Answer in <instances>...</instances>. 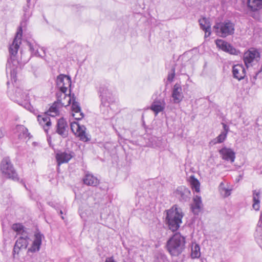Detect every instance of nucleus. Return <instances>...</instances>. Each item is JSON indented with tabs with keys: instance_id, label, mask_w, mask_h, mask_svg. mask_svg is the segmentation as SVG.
<instances>
[{
	"instance_id": "473e14b6",
	"label": "nucleus",
	"mask_w": 262,
	"mask_h": 262,
	"mask_svg": "<svg viewBox=\"0 0 262 262\" xmlns=\"http://www.w3.org/2000/svg\"><path fill=\"white\" fill-rule=\"evenodd\" d=\"M248 6L251 10L257 11L262 8V0H248Z\"/></svg>"
},
{
	"instance_id": "4be33fe9",
	"label": "nucleus",
	"mask_w": 262,
	"mask_h": 262,
	"mask_svg": "<svg viewBox=\"0 0 262 262\" xmlns=\"http://www.w3.org/2000/svg\"><path fill=\"white\" fill-rule=\"evenodd\" d=\"M176 194L181 201L186 202L190 198L191 192L189 189L181 186L177 188Z\"/></svg>"
},
{
	"instance_id": "1a4fd4ad",
	"label": "nucleus",
	"mask_w": 262,
	"mask_h": 262,
	"mask_svg": "<svg viewBox=\"0 0 262 262\" xmlns=\"http://www.w3.org/2000/svg\"><path fill=\"white\" fill-rule=\"evenodd\" d=\"M56 85L59 91L67 92L68 88L71 86V78L70 76L64 74H60L56 79Z\"/></svg>"
},
{
	"instance_id": "37998d69",
	"label": "nucleus",
	"mask_w": 262,
	"mask_h": 262,
	"mask_svg": "<svg viewBox=\"0 0 262 262\" xmlns=\"http://www.w3.org/2000/svg\"><path fill=\"white\" fill-rule=\"evenodd\" d=\"M104 262H117L113 257H107Z\"/></svg>"
},
{
	"instance_id": "b1692460",
	"label": "nucleus",
	"mask_w": 262,
	"mask_h": 262,
	"mask_svg": "<svg viewBox=\"0 0 262 262\" xmlns=\"http://www.w3.org/2000/svg\"><path fill=\"white\" fill-rule=\"evenodd\" d=\"M200 28L205 31V37H209L211 34V24L209 20L206 18H203L199 20Z\"/></svg>"
},
{
	"instance_id": "4468645a",
	"label": "nucleus",
	"mask_w": 262,
	"mask_h": 262,
	"mask_svg": "<svg viewBox=\"0 0 262 262\" xmlns=\"http://www.w3.org/2000/svg\"><path fill=\"white\" fill-rule=\"evenodd\" d=\"M216 45L218 48L230 54L237 55L239 53V51L230 44L222 39H217Z\"/></svg>"
},
{
	"instance_id": "79ce46f5",
	"label": "nucleus",
	"mask_w": 262,
	"mask_h": 262,
	"mask_svg": "<svg viewBox=\"0 0 262 262\" xmlns=\"http://www.w3.org/2000/svg\"><path fill=\"white\" fill-rule=\"evenodd\" d=\"M156 262H166V258L164 256L161 255L157 258Z\"/></svg>"
},
{
	"instance_id": "c756f323",
	"label": "nucleus",
	"mask_w": 262,
	"mask_h": 262,
	"mask_svg": "<svg viewBox=\"0 0 262 262\" xmlns=\"http://www.w3.org/2000/svg\"><path fill=\"white\" fill-rule=\"evenodd\" d=\"M260 190H254L252 191L253 205L252 207L255 211H258L260 208Z\"/></svg>"
},
{
	"instance_id": "ea45409f",
	"label": "nucleus",
	"mask_w": 262,
	"mask_h": 262,
	"mask_svg": "<svg viewBox=\"0 0 262 262\" xmlns=\"http://www.w3.org/2000/svg\"><path fill=\"white\" fill-rule=\"evenodd\" d=\"M73 116L75 118L76 120H81L84 117V114L83 113L80 111V113H73Z\"/></svg>"
},
{
	"instance_id": "aec40b11",
	"label": "nucleus",
	"mask_w": 262,
	"mask_h": 262,
	"mask_svg": "<svg viewBox=\"0 0 262 262\" xmlns=\"http://www.w3.org/2000/svg\"><path fill=\"white\" fill-rule=\"evenodd\" d=\"M35 238L33 242L31 247L28 249V252H36L39 250L42 242L43 234L40 232L35 233Z\"/></svg>"
},
{
	"instance_id": "a19ab883",
	"label": "nucleus",
	"mask_w": 262,
	"mask_h": 262,
	"mask_svg": "<svg viewBox=\"0 0 262 262\" xmlns=\"http://www.w3.org/2000/svg\"><path fill=\"white\" fill-rule=\"evenodd\" d=\"M222 124H223V128H224V131H223L222 132L223 133H226V135H227V134H228V132L229 131V126L224 123H223Z\"/></svg>"
},
{
	"instance_id": "dca6fc26",
	"label": "nucleus",
	"mask_w": 262,
	"mask_h": 262,
	"mask_svg": "<svg viewBox=\"0 0 262 262\" xmlns=\"http://www.w3.org/2000/svg\"><path fill=\"white\" fill-rule=\"evenodd\" d=\"M67 92L58 91L56 93L57 101L56 102L60 106H67L69 105L72 100V97L71 94H67Z\"/></svg>"
},
{
	"instance_id": "cd10ccee",
	"label": "nucleus",
	"mask_w": 262,
	"mask_h": 262,
	"mask_svg": "<svg viewBox=\"0 0 262 262\" xmlns=\"http://www.w3.org/2000/svg\"><path fill=\"white\" fill-rule=\"evenodd\" d=\"M83 182L84 184L92 186H96L99 183V180L93 174L89 173H86L85 174L83 179Z\"/></svg>"
},
{
	"instance_id": "6e6552de",
	"label": "nucleus",
	"mask_w": 262,
	"mask_h": 262,
	"mask_svg": "<svg viewBox=\"0 0 262 262\" xmlns=\"http://www.w3.org/2000/svg\"><path fill=\"white\" fill-rule=\"evenodd\" d=\"M71 128L75 135L79 138L83 142L90 141V136L86 133V127L84 125H80L79 123L74 122L71 123Z\"/></svg>"
},
{
	"instance_id": "0eeeda50",
	"label": "nucleus",
	"mask_w": 262,
	"mask_h": 262,
	"mask_svg": "<svg viewBox=\"0 0 262 262\" xmlns=\"http://www.w3.org/2000/svg\"><path fill=\"white\" fill-rule=\"evenodd\" d=\"M98 94L101 100V105L104 107H107L113 103L115 99L111 91L108 86L101 85L99 88Z\"/></svg>"
},
{
	"instance_id": "393cba45",
	"label": "nucleus",
	"mask_w": 262,
	"mask_h": 262,
	"mask_svg": "<svg viewBox=\"0 0 262 262\" xmlns=\"http://www.w3.org/2000/svg\"><path fill=\"white\" fill-rule=\"evenodd\" d=\"M37 120L39 124L43 127L44 130L47 133L51 125V122L48 115L47 114L43 116L38 115Z\"/></svg>"
},
{
	"instance_id": "72a5a7b5",
	"label": "nucleus",
	"mask_w": 262,
	"mask_h": 262,
	"mask_svg": "<svg viewBox=\"0 0 262 262\" xmlns=\"http://www.w3.org/2000/svg\"><path fill=\"white\" fill-rule=\"evenodd\" d=\"M219 190L221 193V194L225 197L226 198L228 196H229L231 194V190L226 188L225 185V183L223 182H222L219 185Z\"/></svg>"
},
{
	"instance_id": "20e7f679",
	"label": "nucleus",
	"mask_w": 262,
	"mask_h": 262,
	"mask_svg": "<svg viewBox=\"0 0 262 262\" xmlns=\"http://www.w3.org/2000/svg\"><path fill=\"white\" fill-rule=\"evenodd\" d=\"M0 171L2 176L6 179L18 181V174L9 157L4 158L0 164Z\"/></svg>"
},
{
	"instance_id": "ddd939ff",
	"label": "nucleus",
	"mask_w": 262,
	"mask_h": 262,
	"mask_svg": "<svg viewBox=\"0 0 262 262\" xmlns=\"http://www.w3.org/2000/svg\"><path fill=\"white\" fill-rule=\"evenodd\" d=\"M56 133L62 138H65L68 136V125L63 118L59 119L56 125Z\"/></svg>"
},
{
	"instance_id": "f03ea898",
	"label": "nucleus",
	"mask_w": 262,
	"mask_h": 262,
	"mask_svg": "<svg viewBox=\"0 0 262 262\" xmlns=\"http://www.w3.org/2000/svg\"><path fill=\"white\" fill-rule=\"evenodd\" d=\"M183 216L181 209L176 206L167 210L165 222L169 229L173 232L177 231L182 223Z\"/></svg>"
},
{
	"instance_id": "a878e982",
	"label": "nucleus",
	"mask_w": 262,
	"mask_h": 262,
	"mask_svg": "<svg viewBox=\"0 0 262 262\" xmlns=\"http://www.w3.org/2000/svg\"><path fill=\"white\" fill-rule=\"evenodd\" d=\"M255 238L257 243L262 249V213H261L257 227L255 233Z\"/></svg>"
},
{
	"instance_id": "09e8293b",
	"label": "nucleus",
	"mask_w": 262,
	"mask_h": 262,
	"mask_svg": "<svg viewBox=\"0 0 262 262\" xmlns=\"http://www.w3.org/2000/svg\"><path fill=\"white\" fill-rule=\"evenodd\" d=\"M100 107H103V106H101V105H100ZM101 110H102V108H101Z\"/></svg>"
},
{
	"instance_id": "9b49d317",
	"label": "nucleus",
	"mask_w": 262,
	"mask_h": 262,
	"mask_svg": "<svg viewBox=\"0 0 262 262\" xmlns=\"http://www.w3.org/2000/svg\"><path fill=\"white\" fill-rule=\"evenodd\" d=\"M31 241V239L28 236V234H26V237L23 235L20 236L16 241L14 246L13 250L14 257H15L16 254H18L19 253L21 249H26Z\"/></svg>"
},
{
	"instance_id": "a18cd8bd",
	"label": "nucleus",
	"mask_w": 262,
	"mask_h": 262,
	"mask_svg": "<svg viewBox=\"0 0 262 262\" xmlns=\"http://www.w3.org/2000/svg\"><path fill=\"white\" fill-rule=\"evenodd\" d=\"M260 71H259L258 72L256 73V75H255V77H257L259 74V73H260Z\"/></svg>"
},
{
	"instance_id": "8fccbe9b",
	"label": "nucleus",
	"mask_w": 262,
	"mask_h": 262,
	"mask_svg": "<svg viewBox=\"0 0 262 262\" xmlns=\"http://www.w3.org/2000/svg\"><path fill=\"white\" fill-rule=\"evenodd\" d=\"M260 174H262V170L260 171Z\"/></svg>"
},
{
	"instance_id": "423d86ee",
	"label": "nucleus",
	"mask_w": 262,
	"mask_h": 262,
	"mask_svg": "<svg viewBox=\"0 0 262 262\" xmlns=\"http://www.w3.org/2000/svg\"><path fill=\"white\" fill-rule=\"evenodd\" d=\"M213 29L217 35L224 38L234 34V24L231 21L226 20L223 22L216 23Z\"/></svg>"
},
{
	"instance_id": "5701e85b",
	"label": "nucleus",
	"mask_w": 262,
	"mask_h": 262,
	"mask_svg": "<svg viewBox=\"0 0 262 262\" xmlns=\"http://www.w3.org/2000/svg\"><path fill=\"white\" fill-rule=\"evenodd\" d=\"M193 203L191 205L192 212L194 214L198 215L203 207L201 197L196 195L193 198Z\"/></svg>"
},
{
	"instance_id": "58836bf2",
	"label": "nucleus",
	"mask_w": 262,
	"mask_h": 262,
	"mask_svg": "<svg viewBox=\"0 0 262 262\" xmlns=\"http://www.w3.org/2000/svg\"><path fill=\"white\" fill-rule=\"evenodd\" d=\"M175 76V69L174 68H172L171 69L170 72L168 74L167 77V80L169 82H171L174 77Z\"/></svg>"
},
{
	"instance_id": "2eb2a0df",
	"label": "nucleus",
	"mask_w": 262,
	"mask_h": 262,
	"mask_svg": "<svg viewBox=\"0 0 262 262\" xmlns=\"http://www.w3.org/2000/svg\"><path fill=\"white\" fill-rule=\"evenodd\" d=\"M216 45L218 48L230 54L237 55L239 53V51L230 44L222 39H217Z\"/></svg>"
},
{
	"instance_id": "f704fd0d",
	"label": "nucleus",
	"mask_w": 262,
	"mask_h": 262,
	"mask_svg": "<svg viewBox=\"0 0 262 262\" xmlns=\"http://www.w3.org/2000/svg\"><path fill=\"white\" fill-rule=\"evenodd\" d=\"M190 183L192 189L196 192H200V183L193 176L190 177Z\"/></svg>"
},
{
	"instance_id": "bb28decb",
	"label": "nucleus",
	"mask_w": 262,
	"mask_h": 262,
	"mask_svg": "<svg viewBox=\"0 0 262 262\" xmlns=\"http://www.w3.org/2000/svg\"><path fill=\"white\" fill-rule=\"evenodd\" d=\"M72 156L71 153L68 152H60L56 154V158L58 165L68 162L72 158Z\"/></svg>"
},
{
	"instance_id": "7ed1b4c3",
	"label": "nucleus",
	"mask_w": 262,
	"mask_h": 262,
	"mask_svg": "<svg viewBox=\"0 0 262 262\" xmlns=\"http://www.w3.org/2000/svg\"><path fill=\"white\" fill-rule=\"evenodd\" d=\"M185 244V237L176 233L167 241V248L172 256H178L184 250Z\"/></svg>"
},
{
	"instance_id": "39448f33",
	"label": "nucleus",
	"mask_w": 262,
	"mask_h": 262,
	"mask_svg": "<svg viewBox=\"0 0 262 262\" xmlns=\"http://www.w3.org/2000/svg\"><path fill=\"white\" fill-rule=\"evenodd\" d=\"M11 99L34 114H38V111L30 103L28 93L23 92L21 89L19 88L16 89L15 96H11Z\"/></svg>"
},
{
	"instance_id": "f8f14e48",
	"label": "nucleus",
	"mask_w": 262,
	"mask_h": 262,
	"mask_svg": "<svg viewBox=\"0 0 262 262\" xmlns=\"http://www.w3.org/2000/svg\"><path fill=\"white\" fill-rule=\"evenodd\" d=\"M260 58L259 53L255 49H251L245 53L244 61L248 68L254 60L257 61Z\"/></svg>"
},
{
	"instance_id": "c9c22d12",
	"label": "nucleus",
	"mask_w": 262,
	"mask_h": 262,
	"mask_svg": "<svg viewBox=\"0 0 262 262\" xmlns=\"http://www.w3.org/2000/svg\"><path fill=\"white\" fill-rule=\"evenodd\" d=\"M201 252L199 245L196 244H193L191 247V257L192 258H199Z\"/></svg>"
},
{
	"instance_id": "412c9836",
	"label": "nucleus",
	"mask_w": 262,
	"mask_h": 262,
	"mask_svg": "<svg viewBox=\"0 0 262 262\" xmlns=\"http://www.w3.org/2000/svg\"><path fill=\"white\" fill-rule=\"evenodd\" d=\"M232 73L234 78L241 80L244 79L246 75L245 69L242 64L234 65L232 68Z\"/></svg>"
},
{
	"instance_id": "7c9ffc66",
	"label": "nucleus",
	"mask_w": 262,
	"mask_h": 262,
	"mask_svg": "<svg viewBox=\"0 0 262 262\" xmlns=\"http://www.w3.org/2000/svg\"><path fill=\"white\" fill-rule=\"evenodd\" d=\"M61 107L60 105L55 101L52 106H50L49 110L46 112L47 115L51 117H55L59 115V108Z\"/></svg>"
},
{
	"instance_id": "49530a36",
	"label": "nucleus",
	"mask_w": 262,
	"mask_h": 262,
	"mask_svg": "<svg viewBox=\"0 0 262 262\" xmlns=\"http://www.w3.org/2000/svg\"><path fill=\"white\" fill-rule=\"evenodd\" d=\"M30 0H27V5H28V4L29 3Z\"/></svg>"
},
{
	"instance_id": "6ab92c4d",
	"label": "nucleus",
	"mask_w": 262,
	"mask_h": 262,
	"mask_svg": "<svg viewBox=\"0 0 262 262\" xmlns=\"http://www.w3.org/2000/svg\"><path fill=\"white\" fill-rule=\"evenodd\" d=\"M26 45L29 47V50L32 55L40 57H42L45 55V51L43 48L41 49L43 52L42 54H40L39 53L38 51L39 46L34 40H26Z\"/></svg>"
},
{
	"instance_id": "de8ad7c7",
	"label": "nucleus",
	"mask_w": 262,
	"mask_h": 262,
	"mask_svg": "<svg viewBox=\"0 0 262 262\" xmlns=\"http://www.w3.org/2000/svg\"><path fill=\"white\" fill-rule=\"evenodd\" d=\"M60 214H61L63 213H62V211L61 210H60Z\"/></svg>"
},
{
	"instance_id": "a211bd4d",
	"label": "nucleus",
	"mask_w": 262,
	"mask_h": 262,
	"mask_svg": "<svg viewBox=\"0 0 262 262\" xmlns=\"http://www.w3.org/2000/svg\"><path fill=\"white\" fill-rule=\"evenodd\" d=\"M171 97L173 98L174 103H179L182 100L183 95L180 84L177 83L174 85L172 88Z\"/></svg>"
},
{
	"instance_id": "9d476101",
	"label": "nucleus",
	"mask_w": 262,
	"mask_h": 262,
	"mask_svg": "<svg viewBox=\"0 0 262 262\" xmlns=\"http://www.w3.org/2000/svg\"><path fill=\"white\" fill-rule=\"evenodd\" d=\"M165 106L166 102L164 97L160 95L154 99L150 109L154 112L155 116H157L159 113L162 112L165 110Z\"/></svg>"
},
{
	"instance_id": "e433bc0d",
	"label": "nucleus",
	"mask_w": 262,
	"mask_h": 262,
	"mask_svg": "<svg viewBox=\"0 0 262 262\" xmlns=\"http://www.w3.org/2000/svg\"><path fill=\"white\" fill-rule=\"evenodd\" d=\"M226 137V133L221 132V133L216 138L210 141V144L213 145L217 143H223L225 140Z\"/></svg>"
},
{
	"instance_id": "f3484780",
	"label": "nucleus",
	"mask_w": 262,
	"mask_h": 262,
	"mask_svg": "<svg viewBox=\"0 0 262 262\" xmlns=\"http://www.w3.org/2000/svg\"><path fill=\"white\" fill-rule=\"evenodd\" d=\"M222 159L233 163L235 159V153L231 148L226 147H223L219 150Z\"/></svg>"
},
{
	"instance_id": "c03bdc74",
	"label": "nucleus",
	"mask_w": 262,
	"mask_h": 262,
	"mask_svg": "<svg viewBox=\"0 0 262 262\" xmlns=\"http://www.w3.org/2000/svg\"><path fill=\"white\" fill-rule=\"evenodd\" d=\"M4 136V132L1 129H0V139L3 138Z\"/></svg>"
},
{
	"instance_id": "f257e3e1",
	"label": "nucleus",
	"mask_w": 262,
	"mask_h": 262,
	"mask_svg": "<svg viewBox=\"0 0 262 262\" xmlns=\"http://www.w3.org/2000/svg\"><path fill=\"white\" fill-rule=\"evenodd\" d=\"M28 8H24V18L20 23V26L16 32V35L12 43L9 48V57L6 64V72L9 73L11 76H14L16 74V69L19 64L17 52L21 41L23 29L27 25V21L29 17V13H27Z\"/></svg>"
},
{
	"instance_id": "2f4dec72",
	"label": "nucleus",
	"mask_w": 262,
	"mask_h": 262,
	"mask_svg": "<svg viewBox=\"0 0 262 262\" xmlns=\"http://www.w3.org/2000/svg\"><path fill=\"white\" fill-rule=\"evenodd\" d=\"M12 229L17 233V235H23L26 237V234H28L23 225L19 223L14 224L12 226Z\"/></svg>"
},
{
	"instance_id": "4c0bfd02",
	"label": "nucleus",
	"mask_w": 262,
	"mask_h": 262,
	"mask_svg": "<svg viewBox=\"0 0 262 262\" xmlns=\"http://www.w3.org/2000/svg\"><path fill=\"white\" fill-rule=\"evenodd\" d=\"M72 111L73 113H80L81 111L80 104L76 101V98L74 97V94H73L72 96Z\"/></svg>"
},
{
	"instance_id": "c85d7f7f",
	"label": "nucleus",
	"mask_w": 262,
	"mask_h": 262,
	"mask_svg": "<svg viewBox=\"0 0 262 262\" xmlns=\"http://www.w3.org/2000/svg\"><path fill=\"white\" fill-rule=\"evenodd\" d=\"M16 132L17 133L18 137L19 139H25L27 137L30 138L31 136L28 132V129L22 125H17L15 127Z\"/></svg>"
}]
</instances>
